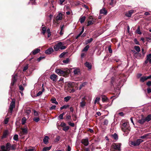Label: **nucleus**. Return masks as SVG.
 <instances>
[{
    "instance_id": "680f3d73",
    "label": "nucleus",
    "mask_w": 151,
    "mask_h": 151,
    "mask_svg": "<svg viewBox=\"0 0 151 151\" xmlns=\"http://www.w3.org/2000/svg\"><path fill=\"white\" fill-rule=\"evenodd\" d=\"M44 58V57H40L39 58H38L37 59V60L39 62L40 60H41L42 59Z\"/></svg>"
},
{
    "instance_id": "b1692460",
    "label": "nucleus",
    "mask_w": 151,
    "mask_h": 151,
    "mask_svg": "<svg viewBox=\"0 0 151 151\" xmlns=\"http://www.w3.org/2000/svg\"><path fill=\"white\" fill-rule=\"evenodd\" d=\"M51 101L52 103L53 104H55L56 105H58V102L56 101V99L55 98L51 99Z\"/></svg>"
},
{
    "instance_id": "c9c22d12",
    "label": "nucleus",
    "mask_w": 151,
    "mask_h": 151,
    "mask_svg": "<svg viewBox=\"0 0 151 151\" xmlns=\"http://www.w3.org/2000/svg\"><path fill=\"white\" fill-rule=\"evenodd\" d=\"M69 106V105H65L63 106H61L60 108V110H62L63 109H66Z\"/></svg>"
},
{
    "instance_id": "412c9836",
    "label": "nucleus",
    "mask_w": 151,
    "mask_h": 151,
    "mask_svg": "<svg viewBox=\"0 0 151 151\" xmlns=\"http://www.w3.org/2000/svg\"><path fill=\"white\" fill-rule=\"evenodd\" d=\"M146 58L149 60V62L151 64V53L147 55L146 56Z\"/></svg>"
},
{
    "instance_id": "c756f323",
    "label": "nucleus",
    "mask_w": 151,
    "mask_h": 151,
    "mask_svg": "<svg viewBox=\"0 0 151 151\" xmlns=\"http://www.w3.org/2000/svg\"><path fill=\"white\" fill-rule=\"evenodd\" d=\"M8 134V131L7 130H5L3 133V134L2 136L3 138H5L6 136Z\"/></svg>"
},
{
    "instance_id": "09e8293b",
    "label": "nucleus",
    "mask_w": 151,
    "mask_h": 151,
    "mask_svg": "<svg viewBox=\"0 0 151 151\" xmlns=\"http://www.w3.org/2000/svg\"><path fill=\"white\" fill-rule=\"evenodd\" d=\"M69 129V126H65V127H64L63 128V130L65 131H68Z\"/></svg>"
},
{
    "instance_id": "58836bf2",
    "label": "nucleus",
    "mask_w": 151,
    "mask_h": 151,
    "mask_svg": "<svg viewBox=\"0 0 151 151\" xmlns=\"http://www.w3.org/2000/svg\"><path fill=\"white\" fill-rule=\"evenodd\" d=\"M71 98V97L70 96H68L65 97L64 98V101L66 102H67L68 101H69L70 99Z\"/></svg>"
},
{
    "instance_id": "2eb2a0df",
    "label": "nucleus",
    "mask_w": 151,
    "mask_h": 151,
    "mask_svg": "<svg viewBox=\"0 0 151 151\" xmlns=\"http://www.w3.org/2000/svg\"><path fill=\"white\" fill-rule=\"evenodd\" d=\"M49 139V138L48 136H45L43 139L44 143L45 144H47L48 142Z\"/></svg>"
},
{
    "instance_id": "a19ab883",
    "label": "nucleus",
    "mask_w": 151,
    "mask_h": 151,
    "mask_svg": "<svg viewBox=\"0 0 151 151\" xmlns=\"http://www.w3.org/2000/svg\"><path fill=\"white\" fill-rule=\"evenodd\" d=\"M149 135V134H146L143 136H141L140 137V138L141 139H145V138H146Z\"/></svg>"
},
{
    "instance_id": "5701e85b",
    "label": "nucleus",
    "mask_w": 151,
    "mask_h": 151,
    "mask_svg": "<svg viewBox=\"0 0 151 151\" xmlns=\"http://www.w3.org/2000/svg\"><path fill=\"white\" fill-rule=\"evenodd\" d=\"M52 147V146H50V147H46L43 148L42 149L43 151H48L50 150Z\"/></svg>"
},
{
    "instance_id": "774afa93",
    "label": "nucleus",
    "mask_w": 151,
    "mask_h": 151,
    "mask_svg": "<svg viewBox=\"0 0 151 151\" xmlns=\"http://www.w3.org/2000/svg\"><path fill=\"white\" fill-rule=\"evenodd\" d=\"M19 89L20 90H21L22 91L24 89L23 87L21 85H20L19 86Z\"/></svg>"
},
{
    "instance_id": "6e6552de",
    "label": "nucleus",
    "mask_w": 151,
    "mask_h": 151,
    "mask_svg": "<svg viewBox=\"0 0 151 151\" xmlns=\"http://www.w3.org/2000/svg\"><path fill=\"white\" fill-rule=\"evenodd\" d=\"M55 72L58 75L60 76L65 74V71L61 70L59 69H56L55 70Z\"/></svg>"
},
{
    "instance_id": "f3484780",
    "label": "nucleus",
    "mask_w": 151,
    "mask_h": 151,
    "mask_svg": "<svg viewBox=\"0 0 151 151\" xmlns=\"http://www.w3.org/2000/svg\"><path fill=\"white\" fill-rule=\"evenodd\" d=\"M100 13L101 14L106 15L107 13V11L104 8L100 10Z\"/></svg>"
},
{
    "instance_id": "3c124183",
    "label": "nucleus",
    "mask_w": 151,
    "mask_h": 151,
    "mask_svg": "<svg viewBox=\"0 0 151 151\" xmlns=\"http://www.w3.org/2000/svg\"><path fill=\"white\" fill-rule=\"evenodd\" d=\"M56 106L55 105H52L50 108V110H52L55 109Z\"/></svg>"
},
{
    "instance_id": "5fc2aeb1",
    "label": "nucleus",
    "mask_w": 151,
    "mask_h": 151,
    "mask_svg": "<svg viewBox=\"0 0 151 151\" xmlns=\"http://www.w3.org/2000/svg\"><path fill=\"white\" fill-rule=\"evenodd\" d=\"M40 120V118L39 117H35L33 119V120L36 122H38Z\"/></svg>"
},
{
    "instance_id": "f03ea898",
    "label": "nucleus",
    "mask_w": 151,
    "mask_h": 151,
    "mask_svg": "<svg viewBox=\"0 0 151 151\" xmlns=\"http://www.w3.org/2000/svg\"><path fill=\"white\" fill-rule=\"evenodd\" d=\"M64 43L60 42L58 43L57 44L55 45L53 48L54 50L57 51L59 50V49L61 50H64L66 48L65 46L64 45Z\"/></svg>"
},
{
    "instance_id": "c85d7f7f",
    "label": "nucleus",
    "mask_w": 151,
    "mask_h": 151,
    "mask_svg": "<svg viewBox=\"0 0 151 151\" xmlns=\"http://www.w3.org/2000/svg\"><path fill=\"white\" fill-rule=\"evenodd\" d=\"M94 20H92L88 21V22L87 26H88L91 24H93L94 22Z\"/></svg>"
},
{
    "instance_id": "8fccbe9b",
    "label": "nucleus",
    "mask_w": 151,
    "mask_h": 151,
    "mask_svg": "<svg viewBox=\"0 0 151 151\" xmlns=\"http://www.w3.org/2000/svg\"><path fill=\"white\" fill-rule=\"evenodd\" d=\"M65 114V113H63L62 114H61L59 116V117L60 119H63V116Z\"/></svg>"
},
{
    "instance_id": "864d4df0",
    "label": "nucleus",
    "mask_w": 151,
    "mask_h": 151,
    "mask_svg": "<svg viewBox=\"0 0 151 151\" xmlns=\"http://www.w3.org/2000/svg\"><path fill=\"white\" fill-rule=\"evenodd\" d=\"M69 58H67L66 60H63V62L64 63L67 64L69 62Z\"/></svg>"
},
{
    "instance_id": "13d9d810",
    "label": "nucleus",
    "mask_w": 151,
    "mask_h": 151,
    "mask_svg": "<svg viewBox=\"0 0 151 151\" xmlns=\"http://www.w3.org/2000/svg\"><path fill=\"white\" fill-rule=\"evenodd\" d=\"M42 92H41V91H40L37 93V94H36V96L37 97L41 95L42 94Z\"/></svg>"
},
{
    "instance_id": "473e14b6",
    "label": "nucleus",
    "mask_w": 151,
    "mask_h": 151,
    "mask_svg": "<svg viewBox=\"0 0 151 151\" xmlns=\"http://www.w3.org/2000/svg\"><path fill=\"white\" fill-rule=\"evenodd\" d=\"M46 29H47V28L45 27H42V33L43 34V35H44L45 33Z\"/></svg>"
},
{
    "instance_id": "69168bd1",
    "label": "nucleus",
    "mask_w": 151,
    "mask_h": 151,
    "mask_svg": "<svg viewBox=\"0 0 151 151\" xmlns=\"http://www.w3.org/2000/svg\"><path fill=\"white\" fill-rule=\"evenodd\" d=\"M64 27V25H61L60 26V31H63V27Z\"/></svg>"
},
{
    "instance_id": "de8ad7c7",
    "label": "nucleus",
    "mask_w": 151,
    "mask_h": 151,
    "mask_svg": "<svg viewBox=\"0 0 151 151\" xmlns=\"http://www.w3.org/2000/svg\"><path fill=\"white\" fill-rule=\"evenodd\" d=\"M86 84V83L84 82L82 84L80 85V86H79V89L80 90H81L82 88L85 86V85Z\"/></svg>"
},
{
    "instance_id": "393cba45",
    "label": "nucleus",
    "mask_w": 151,
    "mask_h": 151,
    "mask_svg": "<svg viewBox=\"0 0 151 151\" xmlns=\"http://www.w3.org/2000/svg\"><path fill=\"white\" fill-rule=\"evenodd\" d=\"M40 49L37 48V49H35V50H33L32 52V54L33 55H35L37 53L39 52H40Z\"/></svg>"
},
{
    "instance_id": "aec40b11",
    "label": "nucleus",
    "mask_w": 151,
    "mask_h": 151,
    "mask_svg": "<svg viewBox=\"0 0 151 151\" xmlns=\"http://www.w3.org/2000/svg\"><path fill=\"white\" fill-rule=\"evenodd\" d=\"M109 1L110 5L112 6H114L116 3V0H109Z\"/></svg>"
},
{
    "instance_id": "dca6fc26",
    "label": "nucleus",
    "mask_w": 151,
    "mask_h": 151,
    "mask_svg": "<svg viewBox=\"0 0 151 151\" xmlns=\"http://www.w3.org/2000/svg\"><path fill=\"white\" fill-rule=\"evenodd\" d=\"M22 130V132L23 134H26L27 133V129L26 128H22L21 129Z\"/></svg>"
},
{
    "instance_id": "9b49d317",
    "label": "nucleus",
    "mask_w": 151,
    "mask_h": 151,
    "mask_svg": "<svg viewBox=\"0 0 151 151\" xmlns=\"http://www.w3.org/2000/svg\"><path fill=\"white\" fill-rule=\"evenodd\" d=\"M133 12L134 10H131L128 11V12H126L125 13V15L127 17H130Z\"/></svg>"
},
{
    "instance_id": "cd10ccee",
    "label": "nucleus",
    "mask_w": 151,
    "mask_h": 151,
    "mask_svg": "<svg viewBox=\"0 0 151 151\" xmlns=\"http://www.w3.org/2000/svg\"><path fill=\"white\" fill-rule=\"evenodd\" d=\"M107 100V97L105 95L102 96V100L103 102H106Z\"/></svg>"
},
{
    "instance_id": "423d86ee",
    "label": "nucleus",
    "mask_w": 151,
    "mask_h": 151,
    "mask_svg": "<svg viewBox=\"0 0 151 151\" xmlns=\"http://www.w3.org/2000/svg\"><path fill=\"white\" fill-rule=\"evenodd\" d=\"M62 14L61 13H59L56 17L55 20H53V22L58 23L59 21L62 20Z\"/></svg>"
},
{
    "instance_id": "72a5a7b5",
    "label": "nucleus",
    "mask_w": 151,
    "mask_h": 151,
    "mask_svg": "<svg viewBox=\"0 0 151 151\" xmlns=\"http://www.w3.org/2000/svg\"><path fill=\"white\" fill-rule=\"evenodd\" d=\"M112 137H113L116 140H117L118 139V136L117 134H116L115 133L114 134L112 135Z\"/></svg>"
},
{
    "instance_id": "ea45409f",
    "label": "nucleus",
    "mask_w": 151,
    "mask_h": 151,
    "mask_svg": "<svg viewBox=\"0 0 151 151\" xmlns=\"http://www.w3.org/2000/svg\"><path fill=\"white\" fill-rule=\"evenodd\" d=\"M18 135L17 134H15L13 137V139L15 141H18Z\"/></svg>"
},
{
    "instance_id": "bb28decb",
    "label": "nucleus",
    "mask_w": 151,
    "mask_h": 151,
    "mask_svg": "<svg viewBox=\"0 0 151 151\" xmlns=\"http://www.w3.org/2000/svg\"><path fill=\"white\" fill-rule=\"evenodd\" d=\"M136 141L137 143L136 145L138 146L141 143L143 142V141L141 139H138Z\"/></svg>"
},
{
    "instance_id": "7ed1b4c3",
    "label": "nucleus",
    "mask_w": 151,
    "mask_h": 151,
    "mask_svg": "<svg viewBox=\"0 0 151 151\" xmlns=\"http://www.w3.org/2000/svg\"><path fill=\"white\" fill-rule=\"evenodd\" d=\"M1 151H9L11 149V144L9 143H7L6 146L3 145L1 147Z\"/></svg>"
},
{
    "instance_id": "4468645a",
    "label": "nucleus",
    "mask_w": 151,
    "mask_h": 151,
    "mask_svg": "<svg viewBox=\"0 0 151 151\" xmlns=\"http://www.w3.org/2000/svg\"><path fill=\"white\" fill-rule=\"evenodd\" d=\"M84 97L82 99V101L80 103V106L81 107H84L86 104V102L84 100Z\"/></svg>"
},
{
    "instance_id": "4be33fe9",
    "label": "nucleus",
    "mask_w": 151,
    "mask_h": 151,
    "mask_svg": "<svg viewBox=\"0 0 151 151\" xmlns=\"http://www.w3.org/2000/svg\"><path fill=\"white\" fill-rule=\"evenodd\" d=\"M146 122H148L151 119V114L148 115L146 118H145Z\"/></svg>"
},
{
    "instance_id": "e2e57ef3",
    "label": "nucleus",
    "mask_w": 151,
    "mask_h": 151,
    "mask_svg": "<svg viewBox=\"0 0 151 151\" xmlns=\"http://www.w3.org/2000/svg\"><path fill=\"white\" fill-rule=\"evenodd\" d=\"M146 84L148 86H151V81H149L147 82Z\"/></svg>"
},
{
    "instance_id": "0e129e2a",
    "label": "nucleus",
    "mask_w": 151,
    "mask_h": 151,
    "mask_svg": "<svg viewBox=\"0 0 151 151\" xmlns=\"http://www.w3.org/2000/svg\"><path fill=\"white\" fill-rule=\"evenodd\" d=\"M28 68V65H26L24 67L23 69V71H24L25 70H26Z\"/></svg>"
},
{
    "instance_id": "9d476101",
    "label": "nucleus",
    "mask_w": 151,
    "mask_h": 151,
    "mask_svg": "<svg viewBox=\"0 0 151 151\" xmlns=\"http://www.w3.org/2000/svg\"><path fill=\"white\" fill-rule=\"evenodd\" d=\"M81 143L85 146H87L88 145V138L83 139L81 140Z\"/></svg>"
},
{
    "instance_id": "0eeeda50",
    "label": "nucleus",
    "mask_w": 151,
    "mask_h": 151,
    "mask_svg": "<svg viewBox=\"0 0 151 151\" xmlns=\"http://www.w3.org/2000/svg\"><path fill=\"white\" fill-rule=\"evenodd\" d=\"M17 75L16 74L15 75L13 78H12V82L11 83V86H10L11 91L12 90V86H13L14 83L17 81Z\"/></svg>"
},
{
    "instance_id": "c03bdc74",
    "label": "nucleus",
    "mask_w": 151,
    "mask_h": 151,
    "mask_svg": "<svg viewBox=\"0 0 151 151\" xmlns=\"http://www.w3.org/2000/svg\"><path fill=\"white\" fill-rule=\"evenodd\" d=\"M89 46L88 45H87L83 49V51H86L88 50Z\"/></svg>"
},
{
    "instance_id": "f704fd0d",
    "label": "nucleus",
    "mask_w": 151,
    "mask_h": 151,
    "mask_svg": "<svg viewBox=\"0 0 151 151\" xmlns=\"http://www.w3.org/2000/svg\"><path fill=\"white\" fill-rule=\"evenodd\" d=\"M100 100V98L99 97H96L94 100V104H95L96 103H98Z\"/></svg>"
},
{
    "instance_id": "bf43d9fd",
    "label": "nucleus",
    "mask_w": 151,
    "mask_h": 151,
    "mask_svg": "<svg viewBox=\"0 0 151 151\" xmlns=\"http://www.w3.org/2000/svg\"><path fill=\"white\" fill-rule=\"evenodd\" d=\"M71 117L70 116L68 115L66 116V120L68 121L70 120L71 119Z\"/></svg>"
},
{
    "instance_id": "f8f14e48",
    "label": "nucleus",
    "mask_w": 151,
    "mask_h": 151,
    "mask_svg": "<svg viewBox=\"0 0 151 151\" xmlns=\"http://www.w3.org/2000/svg\"><path fill=\"white\" fill-rule=\"evenodd\" d=\"M146 122L145 118L143 117L141 119L137 120V122L140 124H143Z\"/></svg>"
},
{
    "instance_id": "e433bc0d",
    "label": "nucleus",
    "mask_w": 151,
    "mask_h": 151,
    "mask_svg": "<svg viewBox=\"0 0 151 151\" xmlns=\"http://www.w3.org/2000/svg\"><path fill=\"white\" fill-rule=\"evenodd\" d=\"M26 118L25 117H23L22 120V124H24L26 122Z\"/></svg>"
},
{
    "instance_id": "2f4dec72",
    "label": "nucleus",
    "mask_w": 151,
    "mask_h": 151,
    "mask_svg": "<svg viewBox=\"0 0 151 151\" xmlns=\"http://www.w3.org/2000/svg\"><path fill=\"white\" fill-rule=\"evenodd\" d=\"M93 40V39L92 38H90V39L87 40L85 41V43L86 44H88L91 42Z\"/></svg>"
},
{
    "instance_id": "a878e982",
    "label": "nucleus",
    "mask_w": 151,
    "mask_h": 151,
    "mask_svg": "<svg viewBox=\"0 0 151 151\" xmlns=\"http://www.w3.org/2000/svg\"><path fill=\"white\" fill-rule=\"evenodd\" d=\"M80 72V70L77 68H76L73 71V73L74 75H76L78 74Z\"/></svg>"
},
{
    "instance_id": "052dcab7",
    "label": "nucleus",
    "mask_w": 151,
    "mask_h": 151,
    "mask_svg": "<svg viewBox=\"0 0 151 151\" xmlns=\"http://www.w3.org/2000/svg\"><path fill=\"white\" fill-rule=\"evenodd\" d=\"M9 120V118H6L4 120V123L6 124L8 123Z\"/></svg>"
},
{
    "instance_id": "f257e3e1",
    "label": "nucleus",
    "mask_w": 151,
    "mask_h": 151,
    "mask_svg": "<svg viewBox=\"0 0 151 151\" xmlns=\"http://www.w3.org/2000/svg\"><path fill=\"white\" fill-rule=\"evenodd\" d=\"M121 128L122 130L124 133L123 135L127 136L129 133L130 129L129 125L126 122H124Z\"/></svg>"
},
{
    "instance_id": "ddd939ff",
    "label": "nucleus",
    "mask_w": 151,
    "mask_h": 151,
    "mask_svg": "<svg viewBox=\"0 0 151 151\" xmlns=\"http://www.w3.org/2000/svg\"><path fill=\"white\" fill-rule=\"evenodd\" d=\"M53 52V50L52 47H50L47 50L45 51V53L49 54Z\"/></svg>"
},
{
    "instance_id": "39448f33",
    "label": "nucleus",
    "mask_w": 151,
    "mask_h": 151,
    "mask_svg": "<svg viewBox=\"0 0 151 151\" xmlns=\"http://www.w3.org/2000/svg\"><path fill=\"white\" fill-rule=\"evenodd\" d=\"M15 106V100L13 99L11 102L10 106L9 108V111L10 113H12L13 108Z\"/></svg>"
},
{
    "instance_id": "20e7f679",
    "label": "nucleus",
    "mask_w": 151,
    "mask_h": 151,
    "mask_svg": "<svg viewBox=\"0 0 151 151\" xmlns=\"http://www.w3.org/2000/svg\"><path fill=\"white\" fill-rule=\"evenodd\" d=\"M121 144L120 143H114L112 145V147L115 150L118 151H121Z\"/></svg>"
},
{
    "instance_id": "37998d69",
    "label": "nucleus",
    "mask_w": 151,
    "mask_h": 151,
    "mask_svg": "<svg viewBox=\"0 0 151 151\" xmlns=\"http://www.w3.org/2000/svg\"><path fill=\"white\" fill-rule=\"evenodd\" d=\"M67 123L70 126L72 127H74L75 126L74 123H71L70 121H68L67 122Z\"/></svg>"
},
{
    "instance_id": "7c9ffc66",
    "label": "nucleus",
    "mask_w": 151,
    "mask_h": 151,
    "mask_svg": "<svg viewBox=\"0 0 151 151\" xmlns=\"http://www.w3.org/2000/svg\"><path fill=\"white\" fill-rule=\"evenodd\" d=\"M147 80L146 76H143L141 78L140 80L142 82H144Z\"/></svg>"
},
{
    "instance_id": "6ab92c4d",
    "label": "nucleus",
    "mask_w": 151,
    "mask_h": 151,
    "mask_svg": "<svg viewBox=\"0 0 151 151\" xmlns=\"http://www.w3.org/2000/svg\"><path fill=\"white\" fill-rule=\"evenodd\" d=\"M86 66L88 68V70H90L92 68L91 64L88 62H86L85 63Z\"/></svg>"
},
{
    "instance_id": "4c0bfd02",
    "label": "nucleus",
    "mask_w": 151,
    "mask_h": 151,
    "mask_svg": "<svg viewBox=\"0 0 151 151\" xmlns=\"http://www.w3.org/2000/svg\"><path fill=\"white\" fill-rule=\"evenodd\" d=\"M135 49L137 52H139L140 51V49L138 46H135L134 47Z\"/></svg>"
},
{
    "instance_id": "1a4fd4ad",
    "label": "nucleus",
    "mask_w": 151,
    "mask_h": 151,
    "mask_svg": "<svg viewBox=\"0 0 151 151\" xmlns=\"http://www.w3.org/2000/svg\"><path fill=\"white\" fill-rule=\"evenodd\" d=\"M57 76L56 75L53 74L50 76V78L53 81L55 82L57 81Z\"/></svg>"
},
{
    "instance_id": "79ce46f5",
    "label": "nucleus",
    "mask_w": 151,
    "mask_h": 151,
    "mask_svg": "<svg viewBox=\"0 0 151 151\" xmlns=\"http://www.w3.org/2000/svg\"><path fill=\"white\" fill-rule=\"evenodd\" d=\"M109 122L108 120L107 119H105L104 120V121L103 122V124L106 126H107Z\"/></svg>"
},
{
    "instance_id": "a211bd4d",
    "label": "nucleus",
    "mask_w": 151,
    "mask_h": 151,
    "mask_svg": "<svg viewBox=\"0 0 151 151\" xmlns=\"http://www.w3.org/2000/svg\"><path fill=\"white\" fill-rule=\"evenodd\" d=\"M86 19V17L85 16L81 17L80 18L79 20L81 23H82L84 22Z\"/></svg>"
},
{
    "instance_id": "4d7b16f0",
    "label": "nucleus",
    "mask_w": 151,
    "mask_h": 151,
    "mask_svg": "<svg viewBox=\"0 0 151 151\" xmlns=\"http://www.w3.org/2000/svg\"><path fill=\"white\" fill-rule=\"evenodd\" d=\"M131 144L132 145H133L134 146H137V145H136L137 143H136V141H134V142H132L131 143Z\"/></svg>"
},
{
    "instance_id": "a18cd8bd",
    "label": "nucleus",
    "mask_w": 151,
    "mask_h": 151,
    "mask_svg": "<svg viewBox=\"0 0 151 151\" xmlns=\"http://www.w3.org/2000/svg\"><path fill=\"white\" fill-rule=\"evenodd\" d=\"M60 139V137L59 136H57L56 138L54 140V142H57L59 141Z\"/></svg>"
},
{
    "instance_id": "603ef678",
    "label": "nucleus",
    "mask_w": 151,
    "mask_h": 151,
    "mask_svg": "<svg viewBox=\"0 0 151 151\" xmlns=\"http://www.w3.org/2000/svg\"><path fill=\"white\" fill-rule=\"evenodd\" d=\"M66 52H63L61 53L59 55V57L60 58H61L63 57Z\"/></svg>"
},
{
    "instance_id": "338daca9",
    "label": "nucleus",
    "mask_w": 151,
    "mask_h": 151,
    "mask_svg": "<svg viewBox=\"0 0 151 151\" xmlns=\"http://www.w3.org/2000/svg\"><path fill=\"white\" fill-rule=\"evenodd\" d=\"M35 149L34 148H30L26 150V151H34Z\"/></svg>"
},
{
    "instance_id": "6e6d98bb",
    "label": "nucleus",
    "mask_w": 151,
    "mask_h": 151,
    "mask_svg": "<svg viewBox=\"0 0 151 151\" xmlns=\"http://www.w3.org/2000/svg\"><path fill=\"white\" fill-rule=\"evenodd\" d=\"M74 82H70L68 83V86L70 87L73 86L74 84Z\"/></svg>"
},
{
    "instance_id": "49530a36",
    "label": "nucleus",
    "mask_w": 151,
    "mask_h": 151,
    "mask_svg": "<svg viewBox=\"0 0 151 151\" xmlns=\"http://www.w3.org/2000/svg\"><path fill=\"white\" fill-rule=\"evenodd\" d=\"M136 32L139 34L141 35L142 34V32L140 31L139 27L136 30Z\"/></svg>"
}]
</instances>
